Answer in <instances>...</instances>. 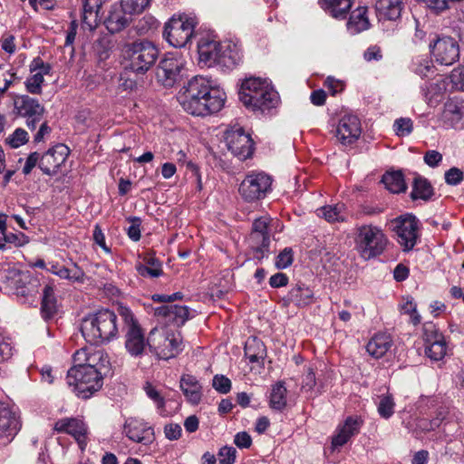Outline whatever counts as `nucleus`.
<instances>
[{
    "label": "nucleus",
    "mask_w": 464,
    "mask_h": 464,
    "mask_svg": "<svg viewBox=\"0 0 464 464\" xmlns=\"http://www.w3.org/2000/svg\"><path fill=\"white\" fill-rule=\"evenodd\" d=\"M151 0H121L123 6H127V12L139 14L142 12Z\"/></svg>",
    "instance_id": "49"
},
{
    "label": "nucleus",
    "mask_w": 464,
    "mask_h": 464,
    "mask_svg": "<svg viewBox=\"0 0 464 464\" xmlns=\"http://www.w3.org/2000/svg\"><path fill=\"white\" fill-rule=\"evenodd\" d=\"M317 215L330 223L344 222L347 213L343 204L327 205L317 209Z\"/></svg>",
    "instance_id": "36"
},
{
    "label": "nucleus",
    "mask_w": 464,
    "mask_h": 464,
    "mask_svg": "<svg viewBox=\"0 0 464 464\" xmlns=\"http://www.w3.org/2000/svg\"><path fill=\"white\" fill-rule=\"evenodd\" d=\"M27 141L28 134L24 130L21 128L16 129L12 136L7 139V143L12 148H18L21 145L25 144Z\"/></svg>",
    "instance_id": "48"
},
{
    "label": "nucleus",
    "mask_w": 464,
    "mask_h": 464,
    "mask_svg": "<svg viewBox=\"0 0 464 464\" xmlns=\"http://www.w3.org/2000/svg\"><path fill=\"white\" fill-rule=\"evenodd\" d=\"M182 109L193 115L205 117L219 111L225 102L224 93L213 88L202 76H194L179 94Z\"/></svg>",
    "instance_id": "1"
},
{
    "label": "nucleus",
    "mask_w": 464,
    "mask_h": 464,
    "mask_svg": "<svg viewBox=\"0 0 464 464\" xmlns=\"http://www.w3.org/2000/svg\"><path fill=\"white\" fill-rule=\"evenodd\" d=\"M362 420L360 419L348 417L338 433L333 437L332 447L334 449L343 446L352 436L359 432Z\"/></svg>",
    "instance_id": "30"
},
{
    "label": "nucleus",
    "mask_w": 464,
    "mask_h": 464,
    "mask_svg": "<svg viewBox=\"0 0 464 464\" xmlns=\"http://www.w3.org/2000/svg\"><path fill=\"white\" fill-rule=\"evenodd\" d=\"M181 432V427L176 423L168 424L164 428V433L170 440H178L180 437Z\"/></svg>",
    "instance_id": "64"
},
{
    "label": "nucleus",
    "mask_w": 464,
    "mask_h": 464,
    "mask_svg": "<svg viewBox=\"0 0 464 464\" xmlns=\"http://www.w3.org/2000/svg\"><path fill=\"white\" fill-rule=\"evenodd\" d=\"M270 222L271 218L268 217H261L253 222L248 241L254 252V257L258 260L264 258L266 253L269 251L270 235L268 227Z\"/></svg>",
    "instance_id": "11"
},
{
    "label": "nucleus",
    "mask_w": 464,
    "mask_h": 464,
    "mask_svg": "<svg viewBox=\"0 0 464 464\" xmlns=\"http://www.w3.org/2000/svg\"><path fill=\"white\" fill-rule=\"evenodd\" d=\"M124 432L132 441L138 443H148L151 441L153 431L140 420L130 419L125 422Z\"/></svg>",
    "instance_id": "25"
},
{
    "label": "nucleus",
    "mask_w": 464,
    "mask_h": 464,
    "mask_svg": "<svg viewBox=\"0 0 464 464\" xmlns=\"http://www.w3.org/2000/svg\"><path fill=\"white\" fill-rule=\"evenodd\" d=\"M198 24V18L193 14H175L164 24L163 29H195Z\"/></svg>",
    "instance_id": "34"
},
{
    "label": "nucleus",
    "mask_w": 464,
    "mask_h": 464,
    "mask_svg": "<svg viewBox=\"0 0 464 464\" xmlns=\"http://www.w3.org/2000/svg\"><path fill=\"white\" fill-rule=\"evenodd\" d=\"M180 388L188 401L198 404L201 399V386L192 375H184L180 380Z\"/></svg>",
    "instance_id": "33"
},
{
    "label": "nucleus",
    "mask_w": 464,
    "mask_h": 464,
    "mask_svg": "<svg viewBox=\"0 0 464 464\" xmlns=\"http://www.w3.org/2000/svg\"><path fill=\"white\" fill-rule=\"evenodd\" d=\"M213 387L220 393H227L231 389V382L224 375H215L213 378Z\"/></svg>",
    "instance_id": "53"
},
{
    "label": "nucleus",
    "mask_w": 464,
    "mask_h": 464,
    "mask_svg": "<svg viewBox=\"0 0 464 464\" xmlns=\"http://www.w3.org/2000/svg\"><path fill=\"white\" fill-rule=\"evenodd\" d=\"M375 9L380 20L396 21L401 17L402 2L401 0H377Z\"/></svg>",
    "instance_id": "27"
},
{
    "label": "nucleus",
    "mask_w": 464,
    "mask_h": 464,
    "mask_svg": "<svg viewBox=\"0 0 464 464\" xmlns=\"http://www.w3.org/2000/svg\"><path fill=\"white\" fill-rule=\"evenodd\" d=\"M57 313V302L52 285H46L43 290L41 314L44 320L53 318Z\"/></svg>",
    "instance_id": "35"
},
{
    "label": "nucleus",
    "mask_w": 464,
    "mask_h": 464,
    "mask_svg": "<svg viewBox=\"0 0 464 464\" xmlns=\"http://www.w3.org/2000/svg\"><path fill=\"white\" fill-rule=\"evenodd\" d=\"M245 355L252 362L264 359L266 348L263 342L256 337L248 338L245 344Z\"/></svg>",
    "instance_id": "40"
},
{
    "label": "nucleus",
    "mask_w": 464,
    "mask_h": 464,
    "mask_svg": "<svg viewBox=\"0 0 464 464\" xmlns=\"http://www.w3.org/2000/svg\"><path fill=\"white\" fill-rule=\"evenodd\" d=\"M154 314L165 318L168 323L181 326L188 319L189 312L187 306L169 304L155 308Z\"/></svg>",
    "instance_id": "22"
},
{
    "label": "nucleus",
    "mask_w": 464,
    "mask_h": 464,
    "mask_svg": "<svg viewBox=\"0 0 464 464\" xmlns=\"http://www.w3.org/2000/svg\"><path fill=\"white\" fill-rule=\"evenodd\" d=\"M21 428L18 417L9 408L0 405V445L11 442Z\"/></svg>",
    "instance_id": "18"
},
{
    "label": "nucleus",
    "mask_w": 464,
    "mask_h": 464,
    "mask_svg": "<svg viewBox=\"0 0 464 464\" xmlns=\"http://www.w3.org/2000/svg\"><path fill=\"white\" fill-rule=\"evenodd\" d=\"M293 262V251L291 248H285L277 256L276 266L278 268H285Z\"/></svg>",
    "instance_id": "56"
},
{
    "label": "nucleus",
    "mask_w": 464,
    "mask_h": 464,
    "mask_svg": "<svg viewBox=\"0 0 464 464\" xmlns=\"http://www.w3.org/2000/svg\"><path fill=\"white\" fill-rule=\"evenodd\" d=\"M127 6L113 5L109 15L104 19L106 29H123L129 25L134 13L127 12Z\"/></svg>",
    "instance_id": "26"
},
{
    "label": "nucleus",
    "mask_w": 464,
    "mask_h": 464,
    "mask_svg": "<svg viewBox=\"0 0 464 464\" xmlns=\"http://www.w3.org/2000/svg\"><path fill=\"white\" fill-rule=\"evenodd\" d=\"M0 281L6 288L14 291L17 295L26 296L29 294L27 285L31 283L29 272L15 267H0Z\"/></svg>",
    "instance_id": "15"
},
{
    "label": "nucleus",
    "mask_w": 464,
    "mask_h": 464,
    "mask_svg": "<svg viewBox=\"0 0 464 464\" xmlns=\"http://www.w3.org/2000/svg\"><path fill=\"white\" fill-rule=\"evenodd\" d=\"M91 350L87 347H83L76 351L73 354L74 365L72 367H82L87 362Z\"/></svg>",
    "instance_id": "60"
},
{
    "label": "nucleus",
    "mask_w": 464,
    "mask_h": 464,
    "mask_svg": "<svg viewBox=\"0 0 464 464\" xmlns=\"http://www.w3.org/2000/svg\"><path fill=\"white\" fill-rule=\"evenodd\" d=\"M355 242L361 256L368 260L381 255L388 240L379 227L364 225L358 227Z\"/></svg>",
    "instance_id": "7"
},
{
    "label": "nucleus",
    "mask_w": 464,
    "mask_h": 464,
    "mask_svg": "<svg viewBox=\"0 0 464 464\" xmlns=\"http://www.w3.org/2000/svg\"><path fill=\"white\" fill-rule=\"evenodd\" d=\"M436 60L444 65H451L459 55V45L456 41L450 37L438 38L430 44Z\"/></svg>",
    "instance_id": "17"
},
{
    "label": "nucleus",
    "mask_w": 464,
    "mask_h": 464,
    "mask_svg": "<svg viewBox=\"0 0 464 464\" xmlns=\"http://www.w3.org/2000/svg\"><path fill=\"white\" fill-rule=\"evenodd\" d=\"M184 62L178 56L168 54L160 61L156 78L164 87H173L186 76Z\"/></svg>",
    "instance_id": "9"
},
{
    "label": "nucleus",
    "mask_w": 464,
    "mask_h": 464,
    "mask_svg": "<svg viewBox=\"0 0 464 464\" xmlns=\"http://www.w3.org/2000/svg\"><path fill=\"white\" fill-rule=\"evenodd\" d=\"M394 127L397 135L405 136L412 131V121L409 118H400L395 121Z\"/></svg>",
    "instance_id": "51"
},
{
    "label": "nucleus",
    "mask_w": 464,
    "mask_h": 464,
    "mask_svg": "<svg viewBox=\"0 0 464 464\" xmlns=\"http://www.w3.org/2000/svg\"><path fill=\"white\" fill-rule=\"evenodd\" d=\"M107 362V357L104 355L102 351H91L87 362L83 367H92L102 372V371L106 368Z\"/></svg>",
    "instance_id": "45"
},
{
    "label": "nucleus",
    "mask_w": 464,
    "mask_h": 464,
    "mask_svg": "<svg viewBox=\"0 0 464 464\" xmlns=\"http://www.w3.org/2000/svg\"><path fill=\"white\" fill-rule=\"evenodd\" d=\"M149 337L146 339L140 325H131L125 330V348L131 356L141 355L148 346Z\"/></svg>",
    "instance_id": "20"
},
{
    "label": "nucleus",
    "mask_w": 464,
    "mask_h": 464,
    "mask_svg": "<svg viewBox=\"0 0 464 464\" xmlns=\"http://www.w3.org/2000/svg\"><path fill=\"white\" fill-rule=\"evenodd\" d=\"M423 338L426 345L432 343L431 340L440 341L443 339L444 336L440 333H439L435 325L428 324H425L423 327Z\"/></svg>",
    "instance_id": "50"
},
{
    "label": "nucleus",
    "mask_w": 464,
    "mask_h": 464,
    "mask_svg": "<svg viewBox=\"0 0 464 464\" xmlns=\"http://www.w3.org/2000/svg\"><path fill=\"white\" fill-rule=\"evenodd\" d=\"M144 390L146 394L154 401L159 408H163L165 405V401L163 397L160 394V392L155 389V387L150 382H146L144 386Z\"/></svg>",
    "instance_id": "57"
},
{
    "label": "nucleus",
    "mask_w": 464,
    "mask_h": 464,
    "mask_svg": "<svg viewBox=\"0 0 464 464\" xmlns=\"http://www.w3.org/2000/svg\"><path fill=\"white\" fill-rule=\"evenodd\" d=\"M16 113L26 118V126L34 130L36 124L41 121L45 110L39 102L28 95H23L14 102Z\"/></svg>",
    "instance_id": "14"
},
{
    "label": "nucleus",
    "mask_w": 464,
    "mask_h": 464,
    "mask_svg": "<svg viewBox=\"0 0 464 464\" xmlns=\"http://www.w3.org/2000/svg\"><path fill=\"white\" fill-rule=\"evenodd\" d=\"M219 464H234L237 458V450L231 446H225L218 454Z\"/></svg>",
    "instance_id": "47"
},
{
    "label": "nucleus",
    "mask_w": 464,
    "mask_h": 464,
    "mask_svg": "<svg viewBox=\"0 0 464 464\" xmlns=\"http://www.w3.org/2000/svg\"><path fill=\"white\" fill-rule=\"evenodd\" d=\"M433 188L427 179L420 176L414 178L412 191L411 192V199H422L427 201L433 196Z\"/></svg>",
    "instance_id": "37"
},
{
    "label": "nucleus",
    "mask_w": 464,
    "mask_h": 464,
    "mask_svg": "<svg viewBox=\"0 0 464 464\" xmlns=\"http://www.w3.org/2000/svg\"><path fill=\"white\" fill-rule=\"evenodd\" d=\"M319 5L332 17L346 19L353 5V0H318Z\"/></svg>",
    "instance_id": "28"
},
{
    "label": "nucleus",
    "mask_w": 464,
    "mask_h": 464,
    "mask_svg": "<svg viewBox=\"0 0 464 464\" xmlns=\"http://www.w3.org/2000/svg\"><path fill=\"white\" fill-rule=\"evenodd\" d=\"M113 32L107 31L102 34L94 43L93 48L100 60H106L116 44Z\"/></svg>",
    "instance_id": "38"
},
{
    "label": "nucleus",
    "mask_w": 464,
    "mask_h": 464,
    "mask_svg": "<svg viewBox=\"0 0 464 464\" xmlns=\"http://www.w3.org/2000/svg\"><path fill=\"white\" fill-rule=\"evenodd\" d=\"M179 335L167 331H159L154 328L149 335L148 347L160 359L168 360L178 354L181 350Z\"/></svg>",
    "instance_id": "8"
},
{
    "label": "nucleus",
    "mask_w": 464,
    "mask_h": 464,
    "mask_svg": "<svg viewBox=\"0 0 464 464\" xmlns=\"http://www.w3.org/2000/svg\"><path fill=\"white\" fill-rule=\"evenodd\" d=\"M348 27L354 29H368L370 22L368 18V8L366 6H359L350 14Z\"/></svg>",
    "instance_id": "42"
},
{
    "label": "nucleus",
    "mask_w": 464,
    "mask_h": 464,
    "mask_svg": "<svg viewBox=\"0 0 464 464\" xmlns=\"http://www.w3.org/2000/svg\"><path fill=\"white\" fill-rule=\"evenodd\" d=\"M238 94L241 102L254 112L264 113L276 108L280 102L277 92L261 78L246 79Z\"/></svg>",
    "instance_id": "2"
},
{
    "label": "nucleus",
    "mask_w": 464,
    "mask_h": 464,
    "mask_svg": "<svg viewBox=\"0 0 464 464\" xmlns=\"http://www.w3.org/2000/svg\"><path fill=\"white\" fill-rule=\"evenodd\" d=\"M116 320L117 315L114 312L109 309L100 310L83 319L81 326L82 334L91 343L110 341L118 333Z\"/></svg>",
    "instance_id": "4"
},
{
    "label": "nucleus",
    "mask_w": 464,
    "mask_h": 464,
    "mask_svg": "<svg viewBox=\"0 0 464 464\" xmlns=\"http://www.w3.org/2000/svg\"><path fill=\"white\" fill-rule=\"evenodd\" d=\"M272 184L271 178L265 173L247 175L239 186V193L246 201H255L264 198Z\"/></svg>",
    "instance_id": "12"
},
{
    "label": "nucleus",
    "mask_w": 464,
    "mask_h": 464,
    "mask_svg": "<svg viewBox=\"0 0 464 464\" xmlns=\"http://www.w3.org/2000/svg\"><path fill=\"white\" fill-rule=\"evenodd\" d=\"M392 340L389 334H377L367 343L366 350L374 358L382 357L392 347Z\"/></svg>",
    "instance_id": "32"
},
{
    "label": "nucleus",
    "mask_w": 464,
    "mask_h": 464,
    "mask_svg": "<svg viewBox=\"0 0 464 464\" xmlns=\"http://www.w3.org/2000/svg\"><path fill=\"white\" fill-rule=\"evenodd\" d=\"M226 142L231 153L240 160L249 158L254 150V143L249 134L238 127L226 132Z\"/></svg>",
    "instance_id": "13"
},
{
    "label": "nucleus",
    "mask_w": 464,
    "mask_h": 464,
    "mask_svg": "<svg viewBox=\"0 0 464 464\" xmlns=\"http://www.w3.org/2000/svg\"><path fill=\"white\" fill-rule=\"evenodd\" d=\"M423 160L428 166L435 168L441 162L442 155L437 150H428L423 157Z\"/></svg>",
    "instance_id": "62"
},
{
    "label": "nucleus",
    "mask_w": 464,
    "mask_h": 464,
    "mask_svg": "<svg viewBox=\"0 0 464 464\" xmlns=\"http://www.w3.org/2000/svg\"><path fill=\"white\" fill-rule=\"evenodd\" d=\"M431 341L432 343L425 345V354L432 361H440L446 355L447 345L445 339Z\"/></svg>",
    "instance_id": "44"
},
{
    "label": "nucleus",
    "mask_w": 464,
    "mask_h": 464,
    "mask_svg": "<svg viewBox=\"0 0 464 464\" xmlns=\"http://www.w3.org/2000/svg\"><path fill=\"white\" fill-rule=\"evenodd\" d=\"M121 52L126 69L138 74L146 73L155 64L160 53L156 45L147 40L125 44Z\"/></svg>",
    "instance_id": "5"
},
{
    "label": "nucleus",
    "mask_w": 464,
    "mask_h": 464,
    "mask_svg": "<svg viewBox=\"0 0 464 464\" xmlns=\"http://www.w3.org/2000/svg\"><path fill=\"white\" fill-rule=\"evenodd\" d=\"M394 405L393 399L391 395L382 396L378 405L379 414L384 419L390 418L393 414Z\"/></svg>",
    "instance_id": "46"
},
{
    "label": "nucleus",
    "mask_w": 464,
    "mask_h": 464,
    "mask_svg": "<svg viewBox=\"0 0 464 464\" xmlns=\"http://www.w3.org/2000/svg\"><path fill=\"white\" fill-rule=\"evenodd\" d=\"M286 388L284 382H279L272 388L270 394V406L275 410L281 411L286 406Z\"/></svg>",
    "instance_id": "43"
},
{
    "label": "nucleus",
    "mask_w": 464,
    "mask_h": 464,
    "mask_svg": "<svg viewBox=\"0 0 464 464\" xmlns=\"http://www.w3.org/2000/svg\"><path fill=\"white\" fill-rule=\"evenodd\" d=\"M194 33L195 31H163V35L171 46L181 48L190 43Z\"/></svg>",
    "instance_id": "41"
},
{
    "label": "nucleus",
    "mask_w": 464,
    "mask_h": 464,
    "mask_svg": "<svg viewBox=\"0 0 464 464\" xmlns=\"http://www.w3.org/2000/svg\"><path fill=\"white\" fill-rule=\"evenodd\" d=\"M70 150L64 144L59 143L49 149L42 157L39 162V168L47 175L55 174L62 164L64 163Z\"/></svg>",
    "instance_id": "16"
},
{
    "label": "nucleus",
    "mask_w": 464,
    "mask_h": 464,
    "mask_svg": "<svg viewBox=\"0 0 464 464\" xmlns=\"http://www.w3.org/2000/svg\"><path fill=\"white\" fill-rule=\"evenodd\" d=\"M119 314L122 317L125 326L124 330L130 329V327L133 325H140L137 322V320L134 318L132 312L124 306L119 307Z\"/></svg>",
    "instance_id": "58"
},
{
    "label": "nucleus",
    "mask_w": 464,
    "mask_h": 464,
    "mask_svg": "<svg viewBox=\"0 0 464 464\" xmlns=\"http://www.w3.org/2000/svg\"><path fill=\"white\" fill-rule=\"evenodd\" d=\"M418 3L425 5L428 8L434 11L436 14L442 13L450 9V5L446 0H416Z\"/></svg>",
    "instance_id": "52"
},
{
    "label": "nucleus",
    "mask_w": 464,
    "mask_h": 464,
    "mask_svg": "<svg viewBox=\"0 0 464 464\" xmlns=\"http://www.w3.org/2000/svg\"><path fill=\"white\" fill-rule=\"evenodd\" d=\"M362 420L360 419L348 417L338 433L333 437L332 447L334 449L343 446L352 436L359 432Z\"/></svg>",
    "instance_id": "29"
},
{
    "label": "nucleus",
    "mask_w": 464,
    "mask_h": 464,
    "mask_svg": "<svg viewBox=\"0 0 464 464\" xmlns=\"http://www.w3.org/2000/svg\"><path fill=\"white\" fill-rule=\"evenodd\" d=\"M386 188L392 193L405 192L407 185L401 170L386 172L382 179Z\"/></svg>",
    "instance_id": "39"
},
{
    "label": "nucleus",
    "mask_w": 464,
    "mask_h": 464,
    "mask_svg": "<svg viewBox=\"0 0 464 464\" xmlns=\"http://www.w3.org/2000/svg\"><path fill=\"white\" fill-rule=\"evenodd\" d=\"M56 4V0H29V5L35 11L53 10Z\"/></svg>",
    "instance_id": "61"
},
{
    "label": "nucleus",
    "mask_w": 464,
    "mask_h": 464,
    "mask_svg": "<svg viewBox=\"0 0 464 464\" xmlns=\"http://www.w3.org/2000/svg\"><path fill=\"white\" fill-rule=\"evenodd\" d=\"M234 443L240 449H248L252 445V438L246 431H240L235 435Z\"/></svg>",
    "instance_id": "59"
},
{
    "label": "nucleus",
    "mask_w": 464,
    "mask_h": 464,
    "mask_svg": "<svg viewBox=\"0 0 464 464\" xmlns=\"http://www.w3.org/2000/svg\"><path fill=\"white\" fill-rule=\"evenodd\" d=\"M392 230L398 237L399 244L404 251L411 250L417 243L418 219L412 215L399 217L392 221Z\"/></svg>",
    "instance_id": "10"
},
{
    "label": "nucleus",
    "mask_w": 464,
    "mask_h": 464,
    "mask_svg": "<svg viewBox=\"0 0 464 464\" xmlns=\"http://www.w3.org/2000/svg\"><path fill=\"white\" fill-rule=\"evenodd\" d=\"M33 75L25 82L26 90L33 94H39L42 92L44 76L50 72V65L45 64L41 59H34L30 65Z\"/></svg>",
    "instance_id": "24"
},
{
    "label": "nucleus",
    "mask_w": 464,
    "mask_h": 464,
    "mask_svg": "<svg viewBox=\"0 0 464 464\" xmlns=\"http://www.w3.org/2000/svg\"><path fill=\"white\" fill-rule=\"evenodd\" d=\"M314 292L308 286L304 284H296L288 293L286 299H285V304L293 303L295 305L302 307L309 305L313 303Z\"/></svg>",
    "instance_id": "31"
},
{
    "label": "nucleus",
    "mask_w": 464,
    "mask_h": 464,
    "mask_svg": "<svg viewBox=\"0 0 464 464\" xmlns=\"http://www.w3.org/2000/svg\"><path fill=\"white\" fill-rule=\"evenodd\" d=\"M67 383L73 386L77 396L90 398L102 386V373L92 367H72L67 372Z\"/></svg>",
    "instance_id": "6"
},
{
    "label": "nucleus",
    "mask_w": 464,
    "mask_h": 464,
    "mask_svg": "<svg viewBox=\"0 0 464 464\" xmlns=\"http://www.w3.org/2000/svg\"><path fill=\"white\" fill-rule=\"evenodd\" d=\"M107 0H83L81 14L82 29H96L101 24L100 11Z\"/></svg>",
    "instance_id": "21"
},
{
    "label": "nucleus",
    "mask_w": 464,
    "mask_h": 464,
    "mask_svg": "<svg viewBox=\"0 0 464 464\" xmlns=\"http://www.w3.org/2000/svg\"><path fill=\"white\" fill-rule=\"evenodd\" d=\"M54 430L59 432H66L74 437L82 449L85 445L87 428L78 419H62L55 422Z\"/></svg>",
    "instance_id": "23"
},
{
    "label": "nucleus",
    "mask_w": 464,
    "mask_h": 464,
    "mask_svg": "<svg viewBox=\"0 0 464 464\" xmlns=\"http://www.w3.org/2000/svg\"><path fill=\"white\" fill-rule=\"evenodd\" d=\"M362 133L361 121L355 115H344L339 121L336 137L343 144H352Z\"/></svg>",
    "instance_id": "19"
},
{
    "label": "nucleus",
    "mask_w": 464,
    "mask_h": 464,
    "mask_svg": "<svg viewBox=\"0 0 464 464\" xmlns=\"http://www.w3.org/2000/svg\"><path fill=\"white\" fill-rule=\"evenodd\" d=\"M40 155L38 152H32L26 159L25 164L23 168V173L28 175L32 169L40 162Z\"/></svg>",
    "instance_id": "63"
},
{
    "label": "nucleus",
    "mask_w": 464,
    "mask_h": 464,
    "mask_svg": "<svg viewBox=\"0 0 464 464\" xmlns=\"http://www.w3.org/2000/svg\"><path fill=\"white\" fill-rule=\"evenodd\" d=\"M198 52L199 63L206 67L216 64L231 67L237 65L241 60L237 44L231 41H218L213 35L204 36L198 43Z\"/></svg>",
    "instance_id": "3"
},
{
    "label": "nucleus",
    "mask_w": 464,
    "mask_h": 464,
    "mask_svg": "<svg viewBox=\"0 0 464 464\" xmlns=\"http://www.w3.org/2000/svg\"><path fill=\"white\" fill-rule=\"evenodd\" d=\"M135 269L140 276L145 278H157L163 275L162 268L155 269L154 267L150 268L141 265H135Z\"/></svg>",
    "instance_id": "55"
},
{
    "label": "nucleus",
    "mask_w": 464,
    "mask_h": 464,
    "mask_svg": "<svg viewBox=\"0 0 464 464\" xmlns=\"http://www.w3.org/2000/svg\"><path fill=\"white\" fill-rule=\"evenodd\" d=\"M463 172L453 167L445 173V181L448 185L456 186L463 180Z\"/></svg>",
    "instance_id": "54"
}]
</instances>
